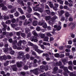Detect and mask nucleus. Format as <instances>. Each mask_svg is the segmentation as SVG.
Wrapping results in <instances>:
<instances>
[{"instance_id":"46","label":"nucleus","mask_w":76,"mask_h":76,"mask_svg":"<svg viewBox=\"0 0 76 76\" xmlns=\"http://www.w3.org/2000/svg\"><path fill=\"white\" fill-rule=\"evenodd\" d=\"M2 10L5 11L7 10V8L6 7H4L2 8Z\"/></svg>"},{"instance_id":"10","label":"nucleus","mask_w":76,"mask_h":76,"mask_svg":"<svg viewBox=\"0 0 76 76\" xmlns=\"http://www.w3.org/2000/svg\"><path fill=\"white\" fill-rule=\"evenodd\" d=\"M22 43H23V44H25L26 43V41H25V40H20L18 43V46H21V45H22Z\"/></svg>"},{"instance_id":"25","label":"nucleus","mask_w":76,"mask_h":76,"mask_svg":"<svg viewBox=\"0 0 76 76\" xmlns=\"http://www.w3.org/2000/svg\"><path fill=\"white\" fill-rule=\"evenodd\" d=\"M61 60H62L63 63L64 64H65V63H67V60H65V59H64V58H62Z\"/></svg>"},{"instance_id":"55","label":"nucleus","mask_w":76,"mask_h":76,"mask_svg":"<svg viewBox=\"0 0 76 76\" xmlns=\"http://www.w3.org/2000/svg\"><path fill=\"white\" fill-rule=\"evenodd\" d=\"M16 22V19L15 18H13L12 20V23H15Z\"/></svg>"},{"instance_id":"20","label":"nucleus","mask_w":76,"mask_h":76,"mask_svg":"<svg viewBox=\"0 0 76 76\" xmlns=\"http://www.w3.org/2000/svg\"><path fill=\"white\" fill-rule=\"evenodd\" d=\"M17 64L18 67H20L22 66V62H17Z\"/></svg>"},{"instance_id":"53","label":"nucleus","mask_w":76,"mask_h":76,"mask_svg":"<svg viewBox=\"0 0 76 76\" xmlns=\"http://www.w3.org/2000/svg\"><path fill=\"white\" fill-rule=\"evenodd\" d=\"M68 69L69 70H73V68H72V66H69L68 67Z\"/></svg>"},{"instance_id":"24","label":"nucleus","mask_w":76,"mask_h":76,"mask_svg":"<svg viewBox=\"0 0 76 76\" xmlns=\"http://www.w3.org/2000/svg\"><path fill=\"white\" fill-rule=\"evenodd\" d=\"M48 39H49V38H48V37L47 36L45 37L44 38V41H45L46 42H48Z\"/></svg>"},{"instance_id":"31","label":"nucleus","mask_w":76,"mask_h":76,"mask_svg":"<svg viewBox=\"0 0 76 76\" xmlns=\"http://www.w3.org/2000/svg\"><path fill=\"white\" fill-rule=\"evenodd\" d=\"M56 66H61L62 65V62L60 61H59V63L57 62L56 63Z\"/></svg>"},{"instance_id":"7","label":"nucleus","mask_w":76,"mask_h":76,"mask_svg":"<svg viewBox=\"0 0 76 76\" xmlns=\"http://www.w3.org/2000/svg\"><path fill=\"white\" fill-rule=\"evenodd\" d=\"M33 9L35 11H38L39 12H40V13H42L44 10V9L43 8H39L38 9V8L37 7H33Z\"/></svg>"},{"instance_id":"44","label":"nucleus","mask_w":76,"mask_h":76,"mask_svg":"<svg viewBox=\"0 0 76 76\" xmlns=\"http://www.w3.org/2000/svg\"><path fill=\"white\" fill-rule=\"evenodd\" d=\"M16 10L15 8L11 10L10 12L11 13H13L15 11H16Z\"/></svg>"},{"instance_id":"57","label":"nucleus","mask_w":76,"mask_h":76,"mask_svg":"<svg viewBox=\"0 0 76 76\" xmlns=\"http://www.w3.org/2000/svg\"><path fill=\"white\" fill-rule=\"evenodd\" d=\"M65 51L66 52H67V53H69L70 52V50L66 49H65Z\"/></svg>"},{"instance_id":"49","label":"nucleus","mask_w":76,"mask_h":76,"mask_svg":"<svg viewBox=\"0 0 76 76\" xmlns=\"http://www.w3.org/2000/svg\"><path fill=\"white\" fill-rule=\"evenodd\" d=\"M8 50H9V49L8 48H4V50L5 53H6L7 52V51H8Z\"/></svg>"},{"instance_id":"34","label":"nucleus","mask_w":76,"mask_h":76,"mask_svg":"<svg viewBox=\"0 0 76 76\" xmlns=\"http://www.w3.org/2000/svg\"><path fill=\"white\" fill-rule=\"evenodd\" d=\"M65 15L66 17L67 18L69 16V15H70V14L68 12H66V13H65Z\"/></svg>"},{"instance_id":"59","label":"nucleus","mask_w":76,"mask_h":76,"mask_svg":"<svg viewBox=\"0 0 76 76\" xmlns=\"http://www.w3.org/2000/svg\"><path fill=\"white\" fill-rule=\"evenodd\" d=\"M8 9H12V6L10 5H8Z\"/></svg>"},{"instance_id":"26","label":"nucleus","mask_w":76,"mask_h":76,"mask_svg":"<svg viewBox=\"0 0 76 76\" xmlns=\"http://www.w3.org/2000/svg\"><path fill=\"white\" fill-rule=\"evenodd\" d=\"M19 18L20 20H24L25 19L26 17L25 15H23L22 16L20 17Z\"/></svg>"},{"instance_id":"32","label":"nucleus","mask_w":76,"mask_h":76,"mask_svg":"<svg viewBox=\"0 0 76 76\" xmlns=\"http://www.w3.org/2000/svg\"><path fill=\"white\" fill-rule=\"evenodd\" d=\"M38 23H37V21H34L33 22V24L34 25V26H36V25H37V24Z\"/></svg>"},{"instance_id":"38","label":"nucleus","mask_w":76,"mask_h":76,"mask_svg":"<svg viewBox=\"0 0 76 76\" xmlns=\"http://www.w3.org/2000/svg\"><path fill=\"white\" fill-rule=\"evenodd\" d=\"M1 25H3V27H4V28H5V27H7V25H6L4 24V22H3L1 23Z\"/></svg>"},{"instance_id":"4","label":"nucleus","mask_w":76,"mask_h":76,"mask_svg":"<svg viewBox=\"0 0 76 76\" xmlns=\"http://www.w3.org/2000/svg\"><path fill=\"white\" fill-rule=\"evenodd\" d=\"M19 56L17 57L18 58H19V59H22L24 60H25V56H22L23 54V52H20L19 53Z\"/></svg>"},{"instance_id":"61","label":"nucleus","mask_w":76,"mask_h":76,"mask_svg":"<svg viewBox=\"0 0 76 76\" xmlns=\"http://www.w3.org/2000/svg\"><path fill=\"white\" fill-rule=\"evenodd\" d=\"M41 29L40 28V27H38L37 28H36L37 31H40Z\"/></svg>"},{"instance_id":"50","label":"nucleus","mask_w":76,"mask_h":76,"mask_svg":"<svg viewBox=\"0 0 76 76\" xmlns=\"http://www.w3.org/2000/svg\"><path fill=\"white\" fill-rule=\"evenodd\" d=\"M25 75V72H21L20 73V75L22 76H24Z\"/></svg>"},{"instance_id":"42","label":"nucleus","mask_w":76,"mask_h":76,"mask_svg":"<svg viewBox=\"0 0 76 76\" xmlns=\"http://www.w3.org/2000/svg\"><path fill=\"white\" fill-rule=\"evenodd\" d=\"M14 15L15 16H19V12L18 11H16V12L14 13Z\"/></svg>"},{"instance_id":"18","label":"nucleus","mask_w":76,"mask_h":76,"mask_svg":"<svg viewBox=\"0 0 76 76\" xmlns=\"http://www.w3.org/2000/svg\"><path fill=\"white\" fill-rule=\"evenodd\" d=\"M41 20L38 24L39 25H40L41 26L44 23V22H45V21L42 19H41Z\"/></svg>"},{"instance_id":"56","label":"nucleus","mask_w":76,"mask_h":76,"mask_svg":"<svg viewBox=\"0 0 76 76\" xmlns=\"http://www.w3.org/2000/svg\"><path fill=\"white\" fill-rule=\"evenodd\" d=\"M30 30L28 28H26V33H28V32H29Z\"/></svg>"},{"instance_id":"12","label":"nucleus","mask_w":76,"mask_h":76,"mask_svg":"<svg viewBox=\"0 0 76 76\" xmlns=\"http://www.w3.org/2000/svg\"><path fill=\"white\" fill-rule=\"evenodd\" d=\"M18 2L20 4L21 6H24V3L22 0H18Z\"/></svg>"},{"instance_id":"8","label":"nucleus","mask_w":76,"mask_h":76,"mask_svg":"<svg viewBox=\"0 0 76 76\" xmlns=\"http://www.w3.org/2000/svg\"><path fill=\"white\" fill-rule=\"evenodd\" d=\"M7 32H6V31H4L3 33V35H1L0 36V39H2V38H3L5 37V36L6 35V37H7Z\"/></svg>"},{"instance_id":"29","label":"nucleus","mask_w":76,"mask_h":76,"mask_svg":"<svg viewBox=\"0 0 76 76\" xmlns=\"http://www.w3.org/2000/svg\"><path fill=\"white\" fill-rule=\"evenodd\" d=\"M28 45H29L30 46H31L32 47H33V46L34 48V46H35V45H34V44H33L31 42H28Z\"/></svg>"},{"instance_id":"45","label":"nucleus","mask_w":76,"mask_h":76,"mask_svg":"<svg viewBox=\"0 0 76 76\" xmlns=\"http://www.w3.org/2000/svg\"><path fill=\"white\" fill-rule=\"evenodd\" d=\"M60 55L58 53H56L55 54V57L57 58L59 57Z\"/></svg>"},{"instance_id":"15","label":"nucleus","mask_w":76,"mask_h":76,"mask_svg":"<svg viewBox=\"0 0 76 76\" xmlns=\"http://www.w3.org/2000/svg\"><path fill=\"white\" fill-rule=\"evenodd\" d=\"M32 34H33L34 36H35L36 37H39V34H37V33H36V31H34L32 32Z\"/></svg>"},{"instance_id":"63","label":"nucleus","mask_w":76,"mask_h":76,"mask_svg":"<svg viewBox=\"0 0 76 76\" xmlns=\"http://www.w3.org/2000/svg\"><path fill=\"white\" fill-rule=\"evenodd\" d=\"M40 47L41 48H42V49H44V45H40Z\"/></svg>"},{"instance_id":"58","label":"nucleus","mask_w":76,"mask_h":76,"mask_svg":"<svg viewBox=\"0 0 76 76\" xmlns=\"http://www.w3.org/2000/svg\"><path fill=\"white\" fill-rule=\"evenodd\" d=\"M24 69L25 70H27L28 69V66H24Z\"/></svg>"},{"instance_id":"13","label":"nucleus","mask_w":76,"mask_h":76,"mask_svg":"<svg viewBox=\"0 0 76 76\" xmlns=\"http://www.w3.org/2000/svg\"><path fill=\"white\" fill-rule=\"evenodd\" d=\"M45 20L47 21V20H49L50 19L51 20V18L50 16H47L45 17Z\"/></svg>"},{"instance_id":"30","label":"nucleus","mask_w":76,"mask_h":76,"mask_svg":"<svg viewBox=\"0 0 76 76\" xmlns=\"http://www.w3.org/2000/svg\"><path fill=\"white\" fill-rule=\"evenodd\" d=\"M39 37H41V38H44V37H45V34H39Z\"/></svg>"},{"instance_id":"33","label":"nucleus","mask_w":76,"mask_h":76,"mask_svg":"<svg viewBox=\"0 0 76 76\" xmlns=\"http://www.w3.org/2000/svg\"><path fill=\"white\" fill-rule=\"evenodd\" d=\"M45 12L47 14H48V15H49L50 14V13H51L50 10H45Z\"/></svg>"},{"instance_id":"23","label":"nucleus","mask_w":76,"mask_h":76,"mask_svg":"<svg viewBox=\"0 0 76 76\" xmlns=\"http://www.w3.org/2000/svg\"><path fill=\"white\" fill-rule=\"evenodd\" d=\"M33 4L34 6H35V7H37V6H39V4H38V3L37 2H34L33 3Z\"/></svg>"},{"instance_id":"43","label":"nucleus","mask_w":76,"mask_h":76,"mask_svg":"<svg viewBox=\"0 0 76 76\" xmlns=\"http://www.w3.org/2000/svg\"><path fill=\"white\" fill-rule=\"evenodd\" d=\"M43 42V41L42 40H40L39 41V43H38V45H41V44H42Z\"/></svg>"},{"instance_id":"40","label":"nucleus","mask_w":76,"mask_h":76,"mask_svg":"<svg viewBox=\"0 0 76 76\" xmlns=\"http://www.w3.org/2000/svg\"><path fill=\"white\" fill-rule=\"evenodd\" d=\"M57 1L58 2H59L61 4H63V1L62 0H57Z\"/></svg>"},{"instance_id":"27","label":"nucleus","mask_w":76,"mask_h":76,"mask_svg":"<svg viewBox=\"0 0 76 76\" xmlns=\"http://www.w3.org/2000/svg\"><path fill=\"white\" fill-rule=\"evenodd\" d=\"M28 13H31L32 12V9L29 6L28 7Z\"/></svg>"},{"instance_id":"41","label":"nucleus","mask_w":76,"mask_h":76,"mask_svg":"<svg viewBox=\"0 0 76 76\" xmlns=\"http://www.w3.org/2000/svg\"><path fill=\"white\" fill-rule=\"evenodd\" d=\"M46 34V35L48 37H52V36H53V35L49 32L47 33Z\"/></svg>"},{"instance_id":"6","label":"nucleus","mask_w":76,"mask_h":76,"mask_svg":"<svg viewBox=\"0 0 76 76\" xmlns=\"http://www.w3.org/2000/svg\"><path fill=\"white\" fill-rule=\"evenodd\" d=\"M31 73H34L36 75H38V69L36 68L34 70H31L30 72Z\"/></svg>"},{"instance_id":"22","label":"nucleus","mask_w":76,"mask_h":76,"mask_svg":"<svg viewBox=\"0 0 76 76\" xmlns=\"http://www.w3.org/2000/svg\"><path fill=\"white\" fill-rule=\"evenodd\" d=\"M18 11H19L22 15H23L24 13L23 12V11L20 8H18Z\"/></svg>"},{"instance_id":"21","label":"nucleus","mask_w":76,"mask_h":76,"mask_svg":"<svg viewBox=\"0 0 76 76\" xmlns=\"http://www.w3.org/2000/svg\"><path fill=\"white\" fill-rule=\"evenodd\" d=\"M11 25L13 28H15V27H17L18 26V25L16 24H15L12 23L11 24Z\"/></svg>"},{"instance_id":"62","label":"nucleus","mask_w":76,"mask_h":76,"mask_svg":"<svg viewBox=\"0 0 76 76\" xmlns=\"http://www.w3.org/2000/svg\"><path fill=\"white\" fill-rule=\"evenodd\" d=\"M34 14L35 15H37V16H39L40 15L37 12H35Z\"/></svg>"},{"instance_id":"37","label":"nucleus","mask_w":76,"mask_h":76,"mask_svg":"<svg viewBox=\"0 0 76 76\" xmlns=\"http://www.w3.org/2000/svg\"><path fill=\"white\" fill-rule=\"evenodd\" d=\"M61 29V27L60 26H58L56 28V29L58 31H60Z\"/></svg>"},{"instance_id":"35","label":"nucleus","mask_w":76,"mask_h":76,"mask_svg":"<svg viewBox=\"0 0 76 76\" xmlns=\"http://www.w3.org/2000/svg\"><path fill=\"white\" fill-rule=\"evenodd\" d=\"M58 70V68L57 67H55L54 69V73H56V71H57Z\"/></svg>"},{"instance_id":"17","label":"nucleus","mask_w":76,"mask_h":76,"mask_svg":"<svg viewBox=\"0 0 76 76\" xmlns=\"http://www.w3.org/2000/svg\"><path fill=\"white\" fill-rule=\"evenodd\" d=\"M16 65H14L12 66V70L13 71H16L18 69L17 68H16Z\"/></svg>"},{"instance_id":"51","label":"nucleus","mask_w":76,"mask_h":76,"mask_svg":"<svg viewBox=\"0 0 76 76\" xmlns=\"http://www.w3.org/2000/svg\"><path fill=\"white\" fill-rule=\"evenodd\" d=\"M64 48V46H61L59 47V48L60 50H63V48Z\"/></svg>"},{"instance_id":"11","label":"nucleus","mask_w":76,"mask_h":76,"mask_svg":"<svg viewBox=\"0 0 76 76\" xmlns=\"http://www.w3.org/2000/svg\"><path fill=\"white\" fill-rule=\"evenodd\" d=\"M31 41H34V42H37L38 41V38L35 37H33L31 39Z\"/></svg>"},{"instance_id":"2","label":"nucleus","mask_w":76,"mask_h":76,"mask_svg":"<svg viewBox=\"0 0 76 76\" xmlns=\"http://www.w3.org/2000/svg\"><path fill=\"white\" fill-rule=\"evenodd\" d=\"M56 19H58V18L56 16H55L52 17V18H51L49 22V24L51 25V24H53L56 20Z\"/></svg>"},{"instance_id":"64","label":"nucleus","mask_w":76,"mask_h":76,"mask_svg":"<svg viewBox=\"0 0 76 76\" xmlns=\"http://www.w3.org/2000/svg\"><path fill=\"white\" fill-rule=\"evenodd\" d=\"M68 44L70 45L72 44V40L69 41L68 42Z\"/></svg>"},{"instance_id":"36","label":"nucleus","mask_w":76,"mask_h":76,"mask_svg":"<svg viewBox=\"0 0 76 76\" xmlns=\"http://www.w3.org/2000/svg\"><path fill=\"white\" fill-rule=\"evenodd\" d=\"M26 57L27 59H29L30 57V56L29 54H27L26 55Z\"/></svg>"},{"instance_id":"5","label":"nucleus","mask_w":76,"mask_h":76,"mask_svg":"<svg viewBox=\"0 0 76 76\" xmlns=\"http://www.w3.org/2000/svg\"><path fill=\"white\" fill-rule=\"evenodd\" d=\"M45 68V70H47L48 69V66H45L42 65L41 66H40V70H39V71L40 72H44V71H42L41 70H44V68Z\"/></svg>"},{"instance_id":"39","label":"nucleus","mask_w":76,"mask_h":76,"mask_svg":"<svg viewBox=\"0 0 76 76\" xmlns=\"http://www.w3.org/2000/svg\"><path fill=\"white\" fill-rule=\"evenodd\" d=\"M4 18L5 20H6V19H9V17L8 16H6V15H4Z\"/></svg>"},{"instance_id":"16","label":"nucleus","mask_w":76,"mask_h":76,"mask_svg":"<svg viewBox=\"0 0 76 76\" xmlns=\"http://www.w3.org/2000/svg\"><path fill=\"white\" fill-rule=\"evenodd\" d=\"M48 3L50 7H51V8H52V7H53V6H54V5L53 4V2L48 1Z\"/></svg>"},{"instance_id":"52","label":"nucleus","mask_w":76,"mask_h":76,"mask_svg":"<svg viewBox=\"0 0 76 76\" xmlns=\"http://www.w3.org/2000/svg\"><path fill=\"white\" fill-rule=\"evenodd\" d=\"M21 35L23 38H25L26 37V35L25 33H21Z\"/></svg>"},{"instance_id":"54","label":"nucleus","mask_w":76,"mask_h":76,"mask_svg":"<svg viewBox=\"0 0 76 76\" xmlns=\"http://www.w3.org/2000/svg\"><path fill=\"white\" fill-rule=\"evenodd\" d=\"M50 41H52L54 40V38L53 37H50Z\"/></svg>"},{"instance_id":"19","label":"nucleus","mask_w":76,"mask_h":76,"mask_svg":"<svg viewBox=\"0 0 76 76\" xmlns=\"http://www.w3.org/2000/svg\"><path fill=\"white\" fill-rule=\"evenodd\" d=\"M0 60H6L7 56L5 55H4L3 56H0Z\"/></svg>"},{"instance_id":"28","label":"nucleus","mask_w":76,"mask_h":76,"mask_svg":"<svg viewBox=\"0 0 76 76\" xmlns=\"http://www.w3.org/2000/svg\"><path fill=\"white\" fill-rule=\"evenodd\" d=\"M43 57H50V56L48 53H43L42 55Z\"/></svg>"},{"instance_id":"60","label":"nucleus","mask_w":76,"mask_h":76,"mask_svg":"<svg viewBox=\"0 0 76 76\" xmlns=\"http://www.w3.org/2000/svg\"><path fill=\"white\" fill-rule=\"evenodd\" d=\"M70 76H76V75L72 73H71L70 74Z\"/></svg>"},{"instance_id":"1","label":"nucleus","mask_w":76,"mask_h":76,"mask_svg":"<svg viewBox=\"0 0 76 76\" xmlns=\"http://www.w3.org/2000/svg\"><path fill=\"white\" fill-rule=\"evenodd\" d=\"M58 13L60 18H61V20L62 21H64V16H62L63 14H64V10H61V11H58Z\"/></svg>"},{"instance_id":"47","label":"nucleus","mask_w":76,"mask_h":76,"mask_svg":"<svg viewBox=\"0 0 76 76\" xmlns=\"http://www.w3.org/2000/svg\"><path fill=\"white\" fill-rule=\"evenodd\" d=\"M47 27V25L46 23H45L44 25H43V27L44 28H46Z\"/></svg>"},{"instance_id":"48","label":"nucleus","mask_w":76,"mask_h":76,"mask_svg":"<svg viewBox=\"0 0 76 76\" xmlns=\"http://www.w3.org/2000/svg\"><path fill=\"white\" fill-rule=\"evenodd\" d=\"M64 54H61L59 55L60 58H63L64 57Z\"/></svg>"},{"instance_id":"3","label":"nucleus","mask_w":76,"mask_h":76,"mask_svg":"<svg viewBox=\"0 0 76 76\" xmlns=\"http://www.w3.org/2000/svg\"><path fill=\"white\" fill-rule=\"evenodd\" d=\"M34 48L35 51H36L37 52V53H39V54H41V53H43V52H44V51L38 49V46H37V45H34Z\"/></svg>"},{"instance_id":"14","label":"nucleus","mask_w":76,"mask_h":76,"mask_svg":"<svg viewBox=\"0 0 76 76\" xmlns=\"http://www.w3.org/2000/svg\"><path fill=\"white\" fill-rule=\"evenodd\" d=\"M31 23H32V20L30 18L28 20V22L27 23L25 22L24 23V25H26L27 24H31Z\"/></svg>"},{"instance_id":"9","label":"nucleus","mask_w":76,"mask_h":76,"mask_svg":"<svg viewBox=\"0 0 76 76\" xmlns=\"http://www.w3.org/2000/svg\"><path fill=\"white\" fill-rule=\"evenodd\" d=\"M60 68L61 69H64V71H65V72H67V73H70V72L68 71V69H67V67H64V66H60Z\"/></svg>"}]
</instances>
